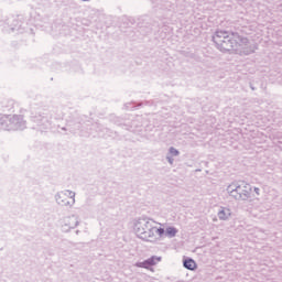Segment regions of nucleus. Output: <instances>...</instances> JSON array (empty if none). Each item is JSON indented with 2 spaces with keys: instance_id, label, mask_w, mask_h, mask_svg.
Segmentation results:
<instances>
[{
  "instance_id": "3",
  "label": "nucleus",
  "mask_w": 282,
  "mask_h": 282,
  "mask_svg": "<svg viewBox=\"0 0 282 282\" xmlns=\"http://www.w3.org/2000/svg\"><path fill=\"white\" fill-rule=\"evenodd\" d=\"M76 194L72 191H64V192H61L58 195H57V203L61 204V206H72L76 199Z\"/></svg>"
},
{
  "instance_id": "6",
  "label": "nucleus",
  "mask_w": 282,
  "mask_h": 282,
  "mask_svg": "<svg viewBox=\"0 0 282 282\" xmlns=\"http://www.w3.org/2000/svg\"><path fill=\"white\" fill-rule=\"evenodd\" d=\"M164 234L166 237H175V235H177V229H175V227H169L166 230H164Z\"/></svg>"
},
{
  "instance_id": "7",
  "label": "nucleus",
  "mask_w": 282,
  "mask_h": 282,
  "mask_svg": "<svg viewBox=\"0 0 282 282\" xmlns=\"http://www.w3.org/2000/svg\"><path fill=\"white\" fill-rule=\"evenodd\" d=\"M155 262H153V259H149L145 262H143V265H153Z\"/></svg>"
},
{
  "instance_id": "1",
  "label": "nucleus",
  "mask_w": 282,
  "mask_h": 282,
  "mask_svg": "<svg viewBox=\"0 0 282 282\" xmlns=\"http://www.w3.org/2000/svg\"><path fill=\"white\" fill-rule=\"evenodd\" d=\"M134 232L143 241H158V239L164 237V228H158L153 223L144 219L135 223Z\"/></svg>"
},
{
  "instance_id": "4",
  "label": "nucleus",
  "mask_w": 282,
  "mask_h": 282,
  "mask_svg": "<svg viewBox=\"0 0 282 282\" xmlns=\"http://www.w3.org/2000/svg\"><path fill=\"white\" fill-rule=\"evenodd\" d=\"M216 39H224L220 43L221 50H224L225 52L230 51V47H232V42L228 40V33L224 31L217 32Z\"/></svg>"
},
{
  "instance_id": "2",
  "label": "nucleus",
  "mask_w": 282,
  "mask_h": 282,
  "mask_svg": "<svg viewBox=\"0 0 282 282\" xmlns=\"http://www.w3.org/2000/svg\"><path fill=\"white\" fill-rule=\"evenodd\" d=\"M227 193L230 197H234V199H246V197L250 195V185L245 182L232 183L228 186Z\"/></svg>"
},
{
  "instance_id": "8",
  "label": "nucleus",
  "mask_w": 282,
  "mask_h": 282,
  "mask_svg": "<svg viewBox=\"0 0 282 282\" xmlns=\"http://www.w3.org/2000/svg\"><path fill=\"white\" fill-rule=\"evenodd\" d=\"M170 153H172V155H177L178 154V152H177V150H175V148H171Z\"/></svg>"
},
{
  "instance_id": "10",
  "label": "nucleus",
  "mask_w": 282,
  "mask_h": 282,
  "mask_svg": "<svg viewBox=\"0 0 282 282\" xmlns=\"http://www.w3.org/2000/svg\"><path fill=\"white\" fill-rule=\"evenodd\" d=\"M254 191H256L257 195H259V187H256Z\"/></svg>"
},
{
  "instance_id": "5",
  "label": "nucleus",
  "mask_w": 282,
  "mask_h": 282,
  "mask_svg": "<svg viewBox=\"0 0 282 282\" xmlns=\"http://www.w3.org/2000/svg\"><path fill=\"white\" fill-rule=\"evenodd\" d=\"M184 268H186L187 270H196L197 263L193 259H187L184 261Z\"/></svg>"
},
{
  "instance_id": "9",
  "label": "nucleus",
  "mask_w": 282,
  "mask_h": 282,
  "mask_svg": "<svg viewBox=\"0 0 282 282\" xmlns=\"http://www.w3.org/2000/svg\"><path fill=\"white\" fill-rule=\"evenodd\" d=\"M219 217H220V219H226V217H224V212L219 213Z\"/></svg>"
},
{
  "instance_id": "11",
  "label": "nucleus",
  "mask_w": 282,
  "mask_h": 282,
  "mask_svg": "<svg viewBox=\"0 0 282 282\" xmlns=\"http://www.w3.org/2000/svg\"><path fill=\"white\" fill-rule=\"evenodd\" d=\"M83 1H89V0H83Z\"/></svg>"
}]
</instances>
